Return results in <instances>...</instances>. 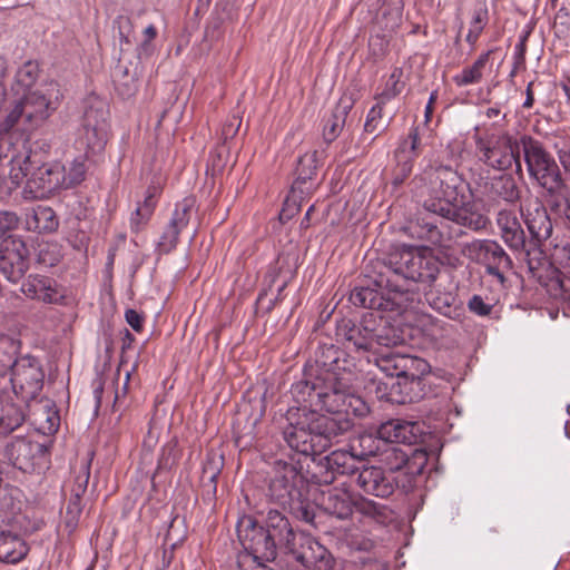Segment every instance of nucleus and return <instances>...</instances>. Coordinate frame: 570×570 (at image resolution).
I'll use <instances>...</instances> for the list:
<instances>
[{
    "instance_id": "obj_34",
    "label": "nucleus",
    "mask_w": 570,
    "mask_h": 570,
    "mask_svg": "<svg viewBox=\"0 0 570 570\" xmlns=\"http://www.w3.org/2000/svg\"><path fill=\"white\" fill-rule=\"evenodd\" d=\"M26 225L29 230L38 233L52 232L58 227V219L50 207L38 206L27 215Z\"/></svg>"
},
{
    "instance_id": "obj_45",
    "label": "nucleus",
    "mask_w": 570,
    "mask_h": 570,
    "mask_svg": "<svg viewBox=\"0 0 570 570\" xmlns=\"http://www.w3.org/2000/svg\"><path fill=\"white\" fill-rule=\"evenodd\" d=\"M403 70L402 68L395 67L391 75L389 76L383 91L377 95L376 100H381L382 102H387L394 97L399 96L405 83L402 81Z\"/></svg>"
},
{
    "instance_id": "obj_50",
    "label": "nucleus",
    "mask_w": 570,
    "mask_h": 570,
    "mask_svg": "<svg viewBox=\"0 0 570 570\" xmlns=\"http://www.w3.org/2000/svg\"><path fill=\"white\" fill-rule=\"evenodd\" d=\"M485 22H487V11L482 10V9L475 10L474 14H473V19L471 21L469 32L466 35V41L470 45H474L478 41L479 36L481 35V32L485 26Z\"/></svg>"
},
{
    "instance_id": "obj_11",
    "label": "nucleus",
    "mask_w": 570,
    "mask_h": 570,
    "mask_svg": "<svg viewBox=\"0 0 570 570\" xmlns=\"http://www.w3.org/2000/svg\"><path fill=\"white\" fill-rule=\"evenodd\" d=\"M37 164L28 165V176L23 189L24 198L42 199L63 188V179L60 176V163H42L41 154L33 151Z\"/></svg>"
},
{
    "instance_id": "obj_14",
    "label": "nucleus",
    "mask_w": 570,
    "mask_h": 570,
    "mask_svg": "<svg viewBox=\"0 0 570 570\" xmlns=\"http://www.w3.org/2000/svg\"><path fill=\"white\" fill-rule=\"evenodd\" d=\"M13 393L28 402L37 397L43 386L45 374L39 361L30 355L20 357L9 370Z\"/></svg>"
},
{
    "instance_id": "obj_6",
    "label": "nucleus",
    "mask_w": 570,
    "mask_h": 570,
    "mask_svg": "<svg viewBox=\"0 0 570 570\" xmlns=\"http://www.w3.org/2000/svg\"><path fill=\"white\" fill-rule=\"evenodd\" d=\"M109 111L107 105L94 99L87 107L77 129L75 147L86 156H95L104 151L109 137Z\"/></svg>"
},
{
    "instance_id": "obj_22",
    "label": "nucleus",
    "mask_w": 570,
    "mask_h": 570,
    "mask_svg": "<svg viewBox=\"0 0 570 570\" xmlns=\"http://www.w3.org/2000/svg\"><path fill=\"white\" fill-rule=\"evenodd\" d=\"M46 448L38 442L24 438H17L6 445L4 456L21 471L28 472L35 468L37 455H43Z\"/></svg>"
},
{
    "instance_id": "obj_63",
    "label": "nucleus",
    "mask_w": 570,
    "mask_h": 570,
    "mask_svg": "<svg viewBox=\"0 0 570 570\" xmlns=\"http://www.w3.org/2000/svg\"><path fill=\"white\" fill-rule=\"evenodd\" d=\"M149 219L142 218V213L140 214V207L138 206L136 210L131 214L130 217V228L134 233H138Z\"/></svg>"
},
{
    "instance_id": "obj_20",
    "label": "nucleus",
    "mask_w": 570,
    "mask_h": 570,
    "mask_svg": "<svg viewBox=\"0 0 570 570\" xmlns=\"http://www.w3.org/2000/svg\"><path fill=\"white\" fill-rule=\"evenodd\" d=\"M481 195L484 206L498 205L500 202L514 204L520 199V188L513 176L502 174L487 180Z\"/></svg>"
},
{
    "instance_id": "obj_37",
    "label": "nucleus",
    "mask_w": 570,
    "mask_h": 570,
    "mask_svg": "<svg viewBox=\"0 0 570 570\" xmlns=\"http://www.w3.org/2000/svg\"><path fill=\"white\" fill-rule=\"evenodd\" d=\"M40 75V67L37 61H26L16 72L12 90L17 95L32 91Z\"/></svg>"
},
{
    "instance_id": "obj_35",
    "label": "nucleus",
    "mask_w": 570,
    "mask_h": 570,
    "mask_svg": "<svg viewBox=\"0 0 570 570\" xmlns=\"http://www.w3.org/2000/svg\"><path fill=\"white\" fill-rule=\"evenodd\" d=\"M428 380L402 377L393 386V390L399 391L402 396L397 400L401 403L417 402L423 399L426 394Z\"/></svg>"
},
{
    "instance_id": "obj_40",
    "label": "nucleus",
    "mask_w": 570,
    "mask_h": 570,
    "mask_svg": "<svg viewBox=\"0 0 570 570\" xmlns=\"http://www.w3.org/2000/svg\"><path fill=\"white\" fill-rule=\"evenodd\" d=\"M491 50L482 53L473 62L472 66L465 67L462 71L453 77V81L459 87L479 83L483 76V70L489 61Z\"/></svg>"
},
{
    "instance_id": "obj_60",
    "label": "nucleus",
    "mask_w": 570,
    "mask_h": 570,
    "mask_svg": "<svg viewBox=\"0 0 570 570\" xmlns=\"http://www.w3.org/2000/svg\"><path fill=\"white\" fill-rule=\"evenodd\" d=\"M140 207V214L142 213V218L150 219L154 209L156 207L155 193H150L145 197L142 204L138 205Z\"/></svg>"
},
{
    "instance_id": "obj_42",
    "label": "nucleus",
    "mask_w": 570,
    "mask_h": 570,
    "mask_svg": "<svg viewBox=\"0 0 570 570\" xmlns=\"http://www.w3.org/2000/svg\"><path fill=\"white\" fill-rule=\"evenodd\" d=\"M401 360H404V354L392 352L386 354L381 353L375 358V364L386 376H395L399 381L402 379L403 372Z\"/></svg>"
},
{
    "instance_id": "obj_25",
    "label": "nucleus",
    "mask_w": 570,
    "mask_h": 570,
    "mask_svg": "<svg viewBox=\"0 0 570 570\" xmlns=\"http://www.w3.org/2000/svg\"><path fill=\"white\" fill-rule=\"evenodd\" d=\"M497 224L504 243L514 250L524 248L525 236L521 224L511 209H501L497 215Z\"/></svg>"
},
{
    "instance_id": "obj_55",
    "label": "nucleus",
    "mask_w": 570,
    "mask_h": 570,
    "mask_svg": "<svg viewBox=\"0 0 570 570\" xmlns=\"http://www.w3.org/2000/svg\"><path fill=\"white\" fill-rule=\"evenodd\" d=\"M469 309L476 315L487 316L491 313L492 306L487 304L483 298L479 295H473L469 303Z\"/></svg>"
},
{
    "instance_id": "obj_53",
    "label": "nucleus",
    "mask_w": 570,
    "mask_h": 570,
    "mask_svg": "<svg viewBox=\"0 0 570 570\" xmlns=\"http://www.w3.org/2000/svg\"><path fill=\"white\" fill-rule=\"evenodd\" d=\"M20 219L18 215L10 210H0V238L18 228Z\"/></svg>"
},
{
    "instance_id": "obj_49",
    "label": "nucleus",
    "mask_w": 570,
    "mask_h": 570,
    "mask_svg": "<svg viewBox=\"0 0 570 570\" xmlns=\"http://www.w3.org/2000/svg\"><path fill=\"white\" fill-rule=\"evenodd\" d=\"M81 512H82L81 501L69 498V501L67 503L66 511L63 514V524L69 533L73 532L75 529L77 528Z\"/></svg>"
},
{
    "instance_id": "obj_48",
    "label": "nucleus",
    "mask_w": 570,
    "mask_h": 570,
    "mask_svg": "<svg viewBox=\"0 0 570 570\" xmlns=\"http://www.w3.org/2000/svg\"><path fill=\"white\" fill-rule=\"evenodd\" d=\"M385 104L386 102H382L381 100H377V102L370 109L367 117H366L365 125H364V130L366 132L373 134L376 131H382L387 127L389 122H386L383 126L381 125L382 115H383V106Z\"/></svg>"
},
{
    "instance_id": "obj_8",
    "label": "nucleus",
    "mask_w": 570,
    "mask_h": 570,
    "mask_svg": "<svg viewBox=\"0 0 570 570\" xmlns=\"http://www.w3.org/2000/svg\"><path fill=\"white\" fill-rule=\"evenodd\" d=\"M237 534L244 550L261 567L277 557L276 533L266 530L252 517H243L237 523Z\"/></svg>"
},
{
    "instance_id": "obj_62",
    "label": "nucleus",
    "mask_w": 570,
    "mask_h": 570,
    "mask_svg": "<svg viewBox=\"0 0 570 570\" xmlns=\"http://www.w3.org/2000/svg\"><path fill=\"white\" fill-rule=\"evenodd\" d=\"M200 481L204 493L208 497H214L217 491V478L202 474Z\"/></svg>"
},
{
    "instance_id": "obj_41",
    "label": "nucleus",
    "mask_w": 570,
    "mask_h": 570,
    "mask_svg": "<svg viewBox=\"0 0 570 570\" xmlns=\"http://www.w3.org/2000/svg\"><path fill=\"white\" fill-rule=\"evenodd\" d=\"M401 362L402 377L428 380L431 367L425 360L404 354V360H401Z\"/></svg>"
},
{
    "instance_id": "obj_16",
    "label": "nucleus",
    "mask_w": 570,
    "mask_h": 570,
    "mask_svg": "<svg viewBox=\"0 0 570 570\" xmlns=\"http://www.w3.org/2000/svg\"><path fill=\"white\" fill-rule=\"evenodd\" d=\"M421 138L417 127H412L394 151L395 166L392 169L391 184L396 189L411 176L414 163L420 155Z\"/></svg>"
},
{
    "instance_id": "obj_24",
    "label": "nucleus",
    "mask_w": 570,
    "mask_h": 570,
    "mask_svg": "<svg viewBox=\"0 0 570 570\" xmlns=\"http://www.w3.org/2000/svg\"><path fill=\"white\" fill-rule=\"evenodd\" d=\"M320 505L328 514L344 520L352 514L354 502L345 488H333L322 492Z\"/></svg>"
},
{
    "instance_id": "obj_7",
    "label": "nucleus",
    "mask_w": 570,
    "mask_h": 570,
    "mask_svg": "<svg viewBox=\"0 0 570 570\" xmlns=\"http://www.w3.org/2000/svg\"><path fill=\"white\" fill-rule=\"evenodd\" d=\"M520 145L521 142L508 132L475 139L480 160L498 170L509 169L513 164L521 169Z\"/></svg>"
},
{
    "instance_id": "obj_32",
    "label": "nucleus",
    "mask_w": 570,
    "mask_h": 570,
    "mask_svg": "<svg viewBox=\"0 0 570 570\" xmlns=\"http://www.w3.org/2000/svg\"><path fill=\"white\" fill-rule=\"evenodd\" d=\"M380 462L389 470L390 474L393 472L406 470L411 473V461L409 454L401 448L391 444H384L382 451L379 453Z\"/></svg>"
},
{
    "instance_id": "obj_46",
    "label": "nucleus",
    "mask_w": 570,
    "mask_h": 570,
    "mask_svg": "<svg viewBox=\"0 0 570 570\" xmlns=\"http://www.w3.org/2000/svg\"><path fill=\"white\" fill-rule=\"evenodd\" d=\"M266 522L267 528L265 529L276 533V539H279L285 533V543L288 539L297 534L292 530L288 520L276 510L268 512Z\"/></svg>"
},
{
    "instance_id": "obj_17",
    "label": "nucleus",
    "mask_w": 570,
    "mask_h": 570,
    "mask_svg": "<svg viewBox=\"0 0 570 570\" xmlns=\"http://www.w3.org/2000/svg\"><path fill=\"white\" fill-rule=\"evenodd\" d=\"M375 288L356 287L350 295L353 305L376 309V311H396L404 306V299L401 294L392 288H384L377 284V276L374 278Z\"/></svg>"
},
{
    "instance_id": "obj_30",
    "label": "nucleus",
    "mask_w": 570,
    "mask_h": 570,
    "mask_svg": "<svg viewBox=\"0 0 570 570\" xmlns=\"http://www.w3.org/2000/svg\"><path fill=\"white\" fill-rule=\"evenodd\" d=\"M470 247L476 253L478 259L485 264H501L511 267L512 261L504 249L494 240L483 239L473 242Z\"/></svg>"
},
{
    "instance_id": "obj_19",
    "label": "nucleus",
    "mask_w": 570,
    "mask_h": 570,
    "mask_svg": "<svg viewBox=\"0 0 570 570\" xmlns=\"http://www.w3.org/2000/svg\"><path fill=\"white\" fill-rule=\"evenodd\" d=\"M21 292L28 298L45 304H60L65 298L63 289L57 281L40 274H30L23 281Z\"/></svg>"
},
{
    "instance_id": "obj_21",
    "label": "nucleus",
    "mask_w": 570,
    "mask_h": 570,
    "mask_svg": "<svg viewBox=\"0 0 570 570\" xmlns=\"http://www.w3.org/2000/svg\"><path fill=\"white\" fill-rule=\"evenodd\" d=\"M357 487L366 494L377 498L390 497L396 483L394 478L380 466H364L358 471L356 478Z\"/></svg>"
},
{
    "instance_id": "obj_59",
    "label": "nucleus",
    "mask_w": 570,
    "mask_h": 570,
    "mask_svg": "<svg viewBox=\"0 0 570 570\" xmlns=\"http://www.w3.org/2000/svg\"><path fill=\"white\" fill-rule=\"evenodd\" d=\"M569 246H570V240L564 246L566 256H567V259H568L569 266H570V257L568 255V249H567V247H569ZM559 286L561 289L562 298L570 302V273L561 275V277L559 278Z\"/></svg>"
},
{
    "instance_id": "obj_5",
    "label": "nucleus",
    "mask_w": 570,
    "mask_h": 570,
    "mask_svg": "<svg viewBox=\"0 0 570 570\" xmlns=\"http://www.w3.org/2000/svg\"><path fill=\"white\" fill-rule=\"evenodd\" d=\"M529 175L547 190L550 196L560 195L567 189L560 168L542 144L530 136L520 138Z\"/></svg>"
},
{
    "instance_id": "obj_43",
    "label": "nucleus",
    "mask_w": 570,
    "mask_h": 570,
    "mask_svg": "<svg viewBox=\"0 0 570 570\" xmlns=\"http://www.w3.org/2000/svg\"><path fill=\"white\" fill-rule=\"evenodd\" d=\"M345 337L357 351H374V331L367 327L352 326Z\"/></svg>"
},
{
    "instance_id": "obj_27",
    "label": "nucleus",
    "mask_w": 570,
    "mask_h": 570,
    "mask_svg": "<svg viewBox=\"0 0 570 570\" xmlns=\"http://www.w3.org/2000/svg\"><path fill=\"white\" fill-rule=\"evenodd\" d=\"M28 546L17 533L0 525V561L17 563L28 553Z\"/></svg>"
},
{
    "instance_id": "obj_1",
    "label": "nucleus",
    "mask_w": 570,
    "mask_h": 570,
    "mask_svg": "<svg viewBox=\"0 0 570 570\" xmlns=\"http://www.w3.org/2000/svg\"><path fill=\"white\" fill-rule=\"evenodd\" d=\"M291 393L299 406L287 412L283 436L292 450L305 456L322 454L335 438L347 433L354 425L350 414L363 417L370 412L348 381L331 370L305 374Z\"/></svg>"
},
{
    "instance_id": "obj_47",
    "label": "nucleus",
    "mask_w": 570,
    "mask_h": 570,
    "mask_svg": "<svg viewBox=\"0 0 570 570\" xmlns=\"http://www.w3.org/2000/svg\"><path fill=\"white\" fill-rule=\"evenodd\" d=\"M22 120L24 122V108L21 104L20 99L16 101L13 108L9 111L7 117L1 124V130L4 131L0 137L2 136H12L13 141H26L27 145H29V140L23 137H17L14 134L10 132V130L20 121Z\"/></svg>"
},
{
    "instance_id": "obj_15",
    "label": "nucleus",
    "mask_w": 570,
    "mask_h": 570,
    "mask_svg": "<svg viewBox=\"0 0 570 570\" xmlns=\"http://www.w3.org/2000/svg\"><path fill=\"white\" fill-rule=\"evenodd\" d=\"M30 252L19 236L6 237L0 243V273L11 283H18L29 269Z\"/></svg>"
},
{
    "instance_id": "obj_31",
    "label": "nucleus",
    "mask_w": 570,
    "mask_h": 570,
    "mask_svg": "<svg viewBox=\"0 0 570 570\" xmlns=\"http://www.w3.org/2000/svg\"><path fill=\"white\" fill-rule=\"evenodd\" d=\"M88 159L89 156L79 154L65 164L60 163V176H62L65 189L78 186L86 179Z\"/></svg>"
},
{
    "instance_id": "obj_39",
    "label": "nucleus",
    "mask_w": 570,
    "mask_h": 570,
    "mask_svg": "<svg viewBox=\"0 0 570 570\" xmlns=\"http://www.w3.org/2000/svg\"><path fill=\"white\" fill-rule=\"evenodd\" d=\"M354 509L361 515L380 524H385L392 520V511L386 505L373 500L361 498L354 502Z\"/></svg>"
},
{
    "instance_id": "obj_38",
    "label": "nucleus",
    "mask_w": 570,
    "mask_h": 570,
    "mask_svg": "<svg viewBox=\"0 0 570 570\" xmlns=\"http://www.w3.org/2000/svg\"><path fill=\"white\" fill-rule=\"evenodd\" d=\"M21 342L11 334L0 333V375H4L19 360Z\"/></svg>"
},
{
    "instance_id": "obj_3",
    "label": "nucleus",
    "mask_w": 570,
    "mask_h": 570,
    "mask_svg": "<svg viewBox=\"0 0 570 570\" xmlns=\"http://www.w3.org/2000/svg\"><path fill=\"white\" fill-rule=\"evenodd\" d=\"M445 207H439V214L433 216H423L419 219L420 227L419 236L431 244L450 248L451 242L454 237L461 234L453 235L448 228V222L455 223L459 226L466 227L473 232H480L488 227L490 224L489 217L481 213L474 203L468 202L462 205L452 203H443Z\"/></svg>"
},
{
    "instance_id": "obj_29",
    "label": "nucleus",
    "mask_w": 570,
    "mask_h": 570,
    "mask_svg": "<svg viewBox=\"0 0 570 570\" xmlns=\"http://www.w3.org/2000/svg\"><path fill=\"white\" fill-rule=\"evenodd\" d=\"M351 108V98L343 97L340 99L331 116L325 120L323 127V138L326 142H332L338 137L345 125V120Z\"/></svg>"
},
{
    "instance_id": "obj_4",
    "label": "nucleus",
    "mask_w": 570,
    "mask_h": 570,
    "mask_svg": "<svg viewBox=\"0 0 570 570\" xmlns=\"http://www.w3.org/2000/svg\"><path fill=\"white\" fill-rule=\"evenodd\" d=\"M37 160L26 141H13L12 136L0 137V199L21 185L28 176L27 166Z\"/></svg>"
},
{
    "instance_id": "obj_54",
    "label": "nucleus",
    "mask_w": 570,
    "mask_h": 570,
    "mask_svg": "<svg viewBox=\"0 0 570 570\" xmlns=\"http://www.w3.org/2000/svg\"><path fill=\"white\" fill-rule=\"evenodd\" d=\"M60 258L57 245L46 244L42 246L38 254V259L41 264L47 266H55Z\"/></svg>"
},
{
    "instance_id": "obj_33",
    "label": "nucleus",
    "mask_w": 570,
    "mask_h": 570,
    "mask_svg": "<svg viewBox=\"0 0 570 570\" xmlns=\"http://www.w3.org/2000/svg\"><path fill=\"white\" fill-rule=\"evenodd\" d=\"M316 151L303 155L296 167V179L293 183L292 191L298 190L301 194L309 191L311 187L306 186L307 181L313 178L317 169Z\"/></svg>"
},
{
    "instance_id": "obj_36",
    "label": "nucleus",
    "mask_w": 570,
    "mask_h": 570,
    "mask_svg": "<svg viewBox=\"0 0 570 570\" xmlns=\"http://www.w3.org/2000/svg\"><path fill=\"white\" fill-rule=\"evenodd\" d=\"M325 468L333 474H354L358 473L355 456L346 451H333L324 459Z\"/></svg>"
},
{
    "instance_id": "obj_9",
    "label": "nucleus",
    "mask_w": 570,
    "mask_h": 570,
    "mask_svg": "<svg viewBox=\"0 0 570 570\" xmlns=\"http://www.w3.org/2000/svg\"><path fill=\"white\" fill-rule=\"evenodd\" d=\"M424 174L430 184V197L424 200L423 208L426 216H435L439 207H445L443 203L451 205L458 202L462 179L455 169L445 165L433 166Z\"/></svg>"
},
{
    "instance_id": "obj_56",
    "label": "nucleus",
    "mask_w": 570,
    "mask_h": 570,
    "mask_svg": "<svg viewBox=\"0 0 570 570\" xmlns=\"http://www.w3.org/2000/svg\"><path fill=\"white\" fill-rule=\"evenodd\" d=\"M361 445L363 446V455H373L379 456V453L382 451L379 444L375 445V443H380L379 439H374L372 435H364L361 438Z\"/></svg>"
},
{
    "instance_id": "obj_28",
    "label": "nucleus",
    "mask_w": 570,
    "mask_h": 570,
    "mask_svg": "<svg viewBox=\"0 0 570 570\" xmlns=\"http://www.w3.org/2000/svg\"><path fill=\"white\" fill-rule=\"evenodd\" d=\"M21 406L10 397L0 396V436H7L19 429L24 422Z\"/></svg>"
},
{
    "instance_id": "obj_44",
    "label": "nucleus",
    "mask_w": 570,
    "mask_h": 570,
    "mask_svg": "<svg viewBox=\"0 0 570 570\" xmlns=\"http://www.w3.org/2000/svg\"><path fill=\"white\" fill-rule=\"evenodd\" d=\"M406 338L403 333L394 326H383L374 331V347H396L405 344Z\"/></svg>"
},
{
    "instance_id": "obj_26",
    "label": "nucleus",
    "mask_w": 570,
    "mask_h": 570,
    "mask_svg": "<svg viewBox=\"0 0 570 570\" xmlns=\"http://www.w3.org/2000/svg\"><path fill=\"white\" fill-rule=\"evenodd\" d=\"M414 428L415 423L400 420L382 423L377 429L379 442H383V445H394V443L411 444L415 440Z\"/></svg>"
},
{
    "instance_id": "obj_51",
    "label": "nucleus",
    "mask_w": 570,
    "mask_h": 570,
    "mask_svg": "<svg viewBox=\"0 0 570 570\" xmlns=\"http://www.w3.org/2000/svg\"><path fill=\"white\" fill-rule=\"evenodd\" d=\"M224 466V458L214 451H209L203 465V473L210 478H218Z\"/></svg>"
},
{
    "instance_id": "obj_57",
    "label": "nucleus",
    "mask_w": 570,
    "mask_h": 570,
    "mask_svg": "<svg viewBox=\"0 0 570 570\" xmlns=\"http://www.w3.org/2000/svg\"><path fill=\"white\" fill-rule=\"evenodd\" d=\"M426 301L435 311L446 314L451 307L450 296L434 297L432 293L426 294Z\"/></svg>"
},
{
    "instance_id": "obj_13",
    "label": "nucleus",
    "mask_w": 570,
    "mask_h": 570,
    "mask_svg": "<svg viewBox=\"0 0 570 570\" xmlns=\"http://www.w3.org/2000/svg\"><path fill=\"white\" fill-rule=\"evenodd\" d=\"M304 482L303 465L299 461L277 460L273 465L268 494L272 500L285 505L294 498L297 488Z\"/></svg>"
},
{
    "instance_id": "obj_61",
    "label": "nucleus",
    "mask_w": 570,
    "mask_h": 570,
    "mask_svg": "<svg viewBox=\"0 0 570 570\" xmlns=\"http://www.w3.org/2000/svg\"><path fill=\"white\" fill-rule=\"evenodd\" d=\"M125 317L134 331L140 332L142 330L144 320L138 312L135 309H127Z\"/></svg>"
},
{
    "instance_id": "obj_12",
    "label": "nucleus",
    "mask_w": 570,
    "mask_h": 570,
    "mask_svg": "<svg viewBox=\"0 0 570 570\" xmlns=\"http://www.w3.org/2000/svg\"><path fill=\"white\" fill-rule=\"evenodd\" d=\"M285 549L307 570H333L335 560L331 552L312 535L298 532L288 539Z\"/></svg>"
},
{
    "instance_id": "obj_64",
    "label": "nucleus",
    "mask_w": 570,
    "mask_h": 570,
    "mask_svg": "<svg viewBox=\"0 0 570 570\" xmlns=\"http://www.w3.org/2000/svg\"><path fill=\"white\" fill-rule=\"evenodd\" d=\"M59 426V416L56 412L47 415V425H40L39 429L45 434H52Z\"/></svg>"
},
{
    "instance_id": "obj_2",
    "label": "nucleus",
    "mask_w": 570,
    "mask_h": 570,
    "mask_svg": "<svg viewBox=\"0 0 570 570\" xmlns=\"http://www.w3.org/2000/svg\"><path fill=\"white\" fill-rule=\"evenodd\" d=\"M440 272V262L428 247L403 246L389 255L377 272V284L392 288L406 302L410 282L432 284Z\"/></svg>"
},
{
    "instance_id": "obj_23",
    "label": "nucleus",
    "mask_w": 570,
    "mask_h": 570,
    "mask_svg": "<svg viewBox=\"0 0 570 570\" xmlns=\"http://www.w3.org/2000/svg\"><path fill=\"white\" fill-rule=\"evenodd\" d=\"M524 223L531 236L538 242L548 239L552 234V223L547 209L540 200L535 199L522 209Z\"/></svg>"
},
{
    "instance_id": "obj_58",
    "label": "nucleus",
    "mask_w": 570,
    "mask_h": 570,
    "mask_svg": "<svg viewBox=\"0 0 570 570\" xmlns=\"http://www.w3.org/2000/svg\"><path fill=\"white\" fill-rule=\"evenodd\" d=\"M557 156L564 173L570 175V144L563 142L562 146L556 145Z\"/></svg>"
},
{
    "instance_id": "obj_18",
    "label": "nucleus",
    "mask_w": 570,
    "mask_h": 570,
    "mask_svg": "<svg viewBox=\"0 0 570 570\" xmlns=\"http://www.w3.org/2000/svg\"><path fill=\"white\" fill-rule=\"evenodd\" d=\"M195 206L196 200L193 197H186L176 204L171 217L157 243V250L160 254H168L176 248L179 234L188 226Z\"/></svg>"
},
{
    "instance_id": "obj_52",
    "label": "nucleus",
    "mask_w": 570,
    "mask_h": 570,
    "mask_svg": "<svg viewBox=\"0 0 570 570\" xmlns=\"http://www.w3.org/2000/svg\"><path fill=\"white\" fill-rule=\"evenodd\" d=\"M89 476H90L89 468H85L82 471H80L76 475L73 485L71 489L70 498H72L75 500H80V501L82 500V495L85 494L87 487H88Z\"/></svg>"
},
{
    "instance_id": "obj_10",
    "label": "nucleus",
    "mask_w": 570,
    "mask_h": 570,
    "mask_svg": "<svg viewBox=\"0 0 570 570\" xmlns=\"http://www.w3.org/2000/svg\"><path fill=\"white\" fill-rule=\"evenodd\" d=\"M60 87L55 81L22 94L20 101L24 108L26 129L32 130L43 125L60 106Z\"/></svg>"
}]
</instances>
